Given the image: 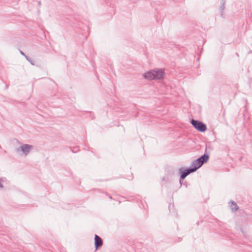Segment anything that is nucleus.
<instances>
[{"mask_svg": "<svg viewBox=\"0 0 252 252\" xmlns=\"http://www.w3.org/2000/svg\"><path fill=\"white\" fill-rule=\"evenodd\" d=\"M208 156L204 155L201 156L200 158L196 160H194L192 163V166L193 167L192 168L183 171V169L181 168L179 170L180 173L181 174V178L184 179L189 174L194 172L197 169H198L201 165L207 161L208 160Z\"/></svg>", "mask_w": 252, "mask_h": 252, "instance_id": "obj_1", "label": "nucleus"}, {"mask_svg": "<svg viewBox=\"0 0 252 252\" xmlns=\"http://www.w3.org/2000/svg\"><path fill=\"white\" fill-rule=\"evenodd\" d=\"M164 71L162 69H155L145 72L144 77L148 80L160 79L164 76Z\"/></svg>", "mask_w": 252, "mask_h": 252, "instance_id": "obj_2", "label": "nucleus"}, {"mask_svg": "<svg viewBox=\"0 0 252 252\" xmlns=\"http://www.w3.org/2000/svg\"><path fill=\"white\" fill-rule=\"evenodd\" d=\"M190 123L192 126L200 132H205L207 129L206 126L200 121L192 119Z\"/></svg>", "mask_w": 252, "mask_h": 252, "instance_id": "obj_3", "label": "nucleus"}, {"mask_svg": "<svg viewBox=\"0 0 252 252\" xmlns=\"http://www.w3.org/2000/svg\"><path fill=\"white\" fill-rule=\"evenodd\" d=\"M102 245V242L101 238L97 235H95V246L96 249L98 247L101 246Z\"/></svg>", "mask_w": 252, "mask_h": 252, "instance_id": "obj_4", "label": "nucleus"}, {"mask_svg": "<svg viewBox=\"0 0 252 252\" xmlns=\"http://www.w3.org/2000/svg\"><path fill=\"white\" fill-rule=\"evenodd\" d=\"M32 149V146L28 145H24L21 147L22 151L25 154H27Z\"/></svg>", "mask_w": 252, "mask_h": 252, "instance_id": "obj_5", "label": "nucleus"}, {"mask_svg": "<svg viewBox=\"0 0 252 252\" xmlns=\"http://www.w3.org/2000/svg\"><path fill=\"white\" fill-rule=\"evenodd\" d=\"M231 208L232 210L236 211L238 209L237 205L235 203H231Z\"/></svg>", "mask_w": 252, "mask_h": 252, "instance_id": "obj_6", "label": "nucleus"}, {"mask_svg": "<svg viewBox=\"0 0 252 252\" xmlns=\"http://www.w3.org/2000/svg\"><path fill=\"white\" fill-rule=\"evenodd\" d=\"M1 184L0 183V187H1Z\"/></svg>", "mask_w": 252, "mask_h": 252, "instance_id": "obj_7", "label": "nucleus"}]
</instances>
